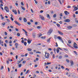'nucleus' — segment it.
<instances>
[{
	"label": "nucleus",
	"instance_id": "obj_58",
	"mask_svg": "<svg viewBox=\"0 0 78 78\" xmlns=\"http://www.w3.org/2000/svg\"><path fill=\"white\" fill-rule=\"evenodd\" d=\"M20 62H21L20 61H18L17 62V64H20Z\"/></svg>",
	"mask_w": 78,
	"mask_h": 78
},
{
	"label": "nucleus",
	"instance_id": "obj_59",
	"mask_svg": "<svg viewBox=\"0 0 78 78\" xmlns=\"http://www.w3.org/2000/svg\"><path fill=\"white\" fill-rule=\"evenodd\" d=\"M24 40H22V41H21V42L22 43V44L24 43Z\"/></svg>",
	"mask_w": 78,
	"mask_h": 78
},
{
	"label": "nucleus",
	"instance_id": "obj_22",
	"mask_svg": "<svg viewBox=\"0 0 78 78\" xmlns=\"http://www.w3.org/2000/svg\"><path fill=\"white\" fill-rule=\"evenodd\" d=\"M21 9H22L23 10V11H25V8L24 7H23L21 6Z\"/></svg>",
	"mask_w": 78,
	"mask_h": 78
},
{
	"label": "nucleus",
	"instance_id": "obj_41",
	"mask_svg": "<svg viewBox=\"0 0 78 78\" xmlns=\"http://www.w3.org/2000/svg\"><path fill=\"white\" fill-rule=\"evenodd\" d=\"M36 53H39V54H41V52L39 51H37L36 52Z\"/></svg>",
	"mask_w": 78,
	"mask_h": 78
},
{
	"label": "nucleus",
	"instance_id": "obj_44",
	"mask_svg": "<svg viewBox=\"0 0 78 78\" xmlns=\"http://www.w3.org/2000/svg\"><path fill=\"white\" fill-rule=\"evenodd\" d=\"M56 16V14H55L54 15H53V17L54 18H55V17Z\"/></svg>",
	"mask_w": 78,
	"mask_h": 78
},
{
	"label": "nucleus",
	"instance_id": "obj_16",
	"mask_svg": "<svg viewBox=\"0 0 78 78\" xmlns=\"http://www.w3.org/2000/svg\"><path fill=\"white\" fill-rule=\"evenodd\" d=\"M23 21L24 22H27V20L26 18L25 17L23 18Z\"/></svg>",
	"mask_w": 78,
	"mask_h": 78
},
{
	"label": "nucleus",
	"instance_id": "obj_10",
	"mask_svg": "<svg viewBox=\"0 0 78 78\" xmlns=\"http://www.w3.org/2000/svg\"><path fill=\"white\" fill-rule=\"evenodd\" d=\"M12 11L13 12H14L15 14H17V11L15 10L12 9Z\"/></svg>",
	"mask_w": 78,
	"mask_h": 78
},
{
	"label": "nucleus",
	"instance_id": "obj_64",
	"mask_svg": "<svg viewBox=\"0 0 78 78\" xmlns=\"http://www.w3.org/2000/svg\"><path fill=\"white\" fill-rule=\"evenodd\" d=\"M15 5H16V6H18V3L17 2H16L15 3Z\"/></svg>",
	"mask_w": 78,
	"mask_h": 78
},
{
	"label": "nucleus",
	"instance_id": "obj_42",
	"mask_svg": "<svg viewBox=\"0 0 78 78\" xmlns=\"http://www.w3.org/2000/svg\"><path fill=\"white\" fill-rule=\"evenodd\" d=\"M3 41H2V40H0V44H3Z\"/></svg>",
	"mask_w": 78,
	"mask_h": 78
},
{
	"label": "nucleus",
	"instance_id": "obj_24",
	"mask_svg": "<svg viewBox=\"0 0 78 78\" xmlns=\"http://www.w3.org/2000/svg\"><path fill=\"white\" fill-rule=\"evenodd\" d=\"M47 17L49 19H50V15H49V14H48L47 15Z\"/></svg>",
	"mask_w": 78,
	"mask_h": 78
},
{
	"label": "nucleus",
	"instance_id": "obj_39",
	"mask_svg": "<svg viewBox=\"0 0 78 78\" xmlns=\"http://www.w3.org/2000/svg\"><path fill=\"white\" fill-rule=\"evenodd\" d=\"M19 67H21V66H22V64H20V65H18Z\"/></svg>",
	"mask_w": 78,
	"mask_h": 78
},
{
	"label": "nucleus",
	"instance_id": "obj_62",
	"mask_svg": "<svg viewBox=\"0 0 78 78\" xmlns=\"http://www.w3.org/2000/svg\"><path fill=\"white\" fill-rule=\"evenodd\" d=\"M36 73H39V72L38 71H36Z\"/></svg>",
	"mask_w": 78,
	"mask_h": 78
},
{
	"label": "nucleus",
	"instance_id": "obj_9",
	"mask_svg": "<svg viewBox=\"0 0 78 78\" xmlns=\"http://www.w3.org/2000/svg\"><path fill=\"white\" fill-rule=\"evenodd\" d=\"M32 36L34 38H35V36H36V33L35 32H34L33 33Z\"/></svg>",
	"mask_w": 78,
	"mask_h": 78
},
{
	"label": "nucleus",
	"instance_id": "obj_25",
	"mask_svg": "<svg viewBox=\"0 0 78 78\" xmlns=\"http://www.w3.org/2000/svg\"><path fill=\"white\" fill-rule=\"evenodd\" d=\"M28 51H31L32 50V49L31 48H28L27 49Z\"/></svg>",
	"mask_w": 78,
	"mask_h": 78
},
{
	"label": "nucleus",
	"instance_id": "obj_56",
	"mask_svg": "<svg viewBox=\"0 0 78 78\" xmlns=\"http://www.w3.org/2000/svg\"><path fill=\"white\" fill-rule=\"evenodd\" d=\"M17 41V40H15V41H13V43H16V41Z\"/></svg>",
	"mask_w": 78,
	"mask_h": 78
},
{
	"label": "nucleus",
	"instance_id": "obj_17",
	"mask_svg": "<svg viewBox=\"0 0 78 78\" xmlns=\"http://www.w3.org/2000/svg\"><path fill=\"white\" fill-rule=\"evenodd\" d=\"M72 28V26H69L67 27V28L68 29H71Z\"/></svg>",
	"mask_w": 78,
	"mask_h": 78
},
{
	"label": "nucleus",
	"instance_id": "obj_45",
	"mask_svg": "<svg viewBox=\"0 0 78 78\" xmlns=\"http://www.w3.org/2000/svg\"><path fill=\"white\" fill-rule=\"evenodd\" d=\"M5 23H2V25L3 26H4L5 25Z\"/></svg>",
	"mask_w": 78,
	"mask_h": 78
},
{
	"label": "nucleus",
	"instance_id": "obj_63",
	"mask_svg": "<svg viewBox=\"0 0 78 78\" xmlns=\"http://www.w3.org/2000/svg\"><path fill=\"white\" fill-rule=\"evenodd\" d=\"M68 8H71V6H70L69 5L67 7Z\"/></svg>",
	"mask_w": 78,
	"mask_h": 78
},
{
	"label": "nucleus",
	"instance_id": "obj_40",
	"mask_svg": "<svg viewBox=\"0 0 78 78\" xmlns=\"http://www.w3.org/2000/svg\"><path fill=\"white\" fill-rule=\"evenodd\" d=\"M17 36H20V33H17Z\"/></svg>",
	"mask_w": 78,
	"mask_h": 78
},
{
	"label": "nucleus",
	"instance_id": "obj_48",
	"mask_svg": "<svg viewBox=\"0 0 78 78\" xmlns=\"http://www.w3.org/2000/svg\"><path fill=\"white\" fill-rule=\"evenodd\" d=\"M74 53L77 55V52H76V51H74Z\"/></svg>",
	"mask_w": 78,
	"mask_h": 78
},
{
	"label": "nucleus",
	"instance_id": "obj_8",
	"mask_svg": "<svg viewBox=\"0 0 78 78\" xmlns=\"http://www.w3.org/2000/svg\"><path fill=\"white\" fill-rule=\"evenodd\" d=\"M22 30H23V31H24V32H25V34H26V36H27V31H26V30H25V29H22Z\"/></svg>",
	"mask_w": 78,
	"mask_h": 78
},
{
	"label": "nucleus",
	"instance_id": "obj_13",
	"mask_svg": "<svg viewBox=\"0 0 78 78\" xmlns=\"http://www.w3.org/2000/svg\"><path fill=\"white\" fill-rule=\"evenodd\" d=\"M64 12L66 15H69V13L67 11H65Z\"/></svg>",
	"mask_w": 78,
	"mask_h": 78
},
{
	"label": "nucleus",
	"instance_id": "obj_34",
	"mask_svg": "<svg viewBox=\"0 0 78 78\" xmlns=\"http://www.w3.org/2000/svg\"><path fill=\"white\" fill-rule=\"evenodd\" d=\"M62 58V56L60 55L59 57V59H61Z\"/></svg>",
	"mask_w": 78,
	"mask_h": 78
},
{
	"label": "nucleus",
	"instance_id": "obj_46",
	"mask_svg": "<svg viewBox=\"0 0 78 78\" xmlns=\"http://www.w3.org/2000/svg\"><path fill=\"white\" fill-rule=\"evenodd\" d=\"M21 4L22 6H23V5H24L23 4V3L22 2H21Z\"/></svg>",
	"mask_w": 78,
	"mask_h": 78
},
{
	"label": "nucleus",
	"instance_id": "obj_5",
	"mask_svg": "<svg viewBox=\"0 0 78 78\" xmlns=\"http://www.w3.org/2000/svg\"><path fill=\"white\" fill-rule=\"evenodd\" d=\"M40 18L42 20H45V18H44V17L42 15H40Z\"/></svg>",
	"mask_w": 78,
	"mask_h": 78
},
{
	"label": "nucleus",
	"instance_id": "obj_36",
	"mask_svg": "<svg viewBox=\"0 0 78 78\" xmlns=\"http://www.w3.org/2000/svg\"><path fill=\"white\" fill-rule=\"evenodd\" d=\"M19 19L20 20H22V17H20Z\"/></svg>",
	"mask_w": 78,
	"mask_h": 78
},
{
	"label": "nucleus",
	"instance_id": "obj_54",
	"mask_svg": "<svg viewBox=\"0 0 78 78\" xmlns=\"http://www.w3.org/2000/svg\"><path fill=\"white\" fill-rule=\"evenodd\" d=\"M68 56H68V55H65V57L66 58H67V57H68Z\"/></svg>",
	"mask_w": 78,
	"mask_h": 78
},
{
	"label": "nucleus",
	"instance_id": "obj_7",
	"mask_svg": "<svg viewBox=\"0 0 78 78\" xmlns=\"http://www.w3.org/2000/svg\"><path fill=\"white\" fill-rule=\"evenodd\" d=\"M64 21L65 22H70V20L69 19H67L65 20Z\"/></svg>",
	"mask_w": 78,
	"mask_h": 78
},
{
	"label": "nucleus",
	"instance_id": "obj_4",
	"mask_svg": "<svg viewBox=\"0 0 78 78\" xmlns=\"http://www.w3.org/2000/svg\"><path fill=\"white\" fill-rule=\"evenodd\" d=\"M73 47L74 48H78V45L75 42H74Z\"/></svg>",
	"mask_w": 78,
	"mask_h": 78
},
{
	"label": "nucleus",
	"instance_id": "obj_33",
	"mask_svg": "<svg viewBox=\"0 0 78 78\" xmlns=\"http://www.w3.org/2000/svg\"><path fill=\"white\" fill-rule=\"evenodd\" d=\"M41 39H44L45 38V37H41Z\"/></svg>",
	"mask_w": 78,
	"mask_h": 78
},
{
	"label": "nucleus",
	"instance_id": "obj_61",
	"mask_svg": "<svg viewBox=\"0 0 78 78\" xmlns=\"http://www.w3.org/2000/svg\"><path fill=\"white\" fill-rule=\"evenodd\" d=\"M61 67L62 69H64V66H61Z\"/></svg>",
	"mask_w": 78,
	"mask_h": 78
},
{
	"label": "nucleus",
	"instance_id": "obj_52",
	"mask_svg": "<svg viewBox=\"0 0 78 78\" xmlns=\"http://www.w3.org/2000/svg\"><path fill=\"white\" fill-rule=\"evenodd\" d=\"M18 12L19 14H20V11L19 10H18Z\"/></svg>",
	"mask_w": 78,
	"mask_h": 78
},
{
	"label": "nucleus",
	"instance_id": "obj_20",
	"mask_svg": "<svg viewBox=\"0 0 78 78\" xmlns=\"http://www.w3.org/2000/svg\"><path fill=\"white\" fill-rule=\"evenodd\" d=\"M78 9L77 7H76L75 8H74V11H76L78 10Z\"/></svg>",
	"mask_w": 78,
	"mask_h": 78
},
{
	"label": "nucleus",
	"instance_id": "obj_43",
	"mask_svg": "<svg viewBox=\"0 0 78 78\" xmlns=\"http://www.w3.org/2000/svg\"><path fill=\"white\" fill-rule=\"evenodd\" d=\"M7 21L8 22H10V20H9L8 19H6Z\"/></svg>",
	"mask_w": 78,
	"mask_h": 78
},
{
	"label": "nucleus",
	"instance_id": "obj_35",
	"mask_svg": "<svg viewBox=\"0 0 78 78\" xmlns=\"http://www.w3.org/2000/svg\"><path fill=\"white\" fill-rule=\"evenodd\" d=\"M27 42L28 44H30L31 43V41H29V40Z\"/></svg>",
	"mask_w": 78,
	"mask_h": 78
},
{
	"label": "nucleus",
	"instance_id": "obj_49",
	"mask_svg": "<svg viewBox=\"0 0 78 78\" xmlns=\"http://www.w3.org/2000/svg\"><path fill=\"white\" fill-rule=\"evenodd\" d=\"M29 54H30V55H33V53L32 52H29Z\"/></svg>",
	"mask_w": 78,
	"mask_h": 78
},
{
	"label": "nucleus",
	"instance_id": "obj_23",
	"mask_svg": "<svg viewBox=\"0 0 78 78\" xmlns=\"http://www.w3.org/2000/svg\"><path fill=\"white\" fill-rule=\"evenodd\" d=\"M41 36H42V34H38V37H40Z\"/></svg>",
	"mask_w": 78,
	"mask_h": 78
},
{
	"label": "nucleus",
	"instance_id": "obj_6",
	"mask_svg": "<svg viewBox=\"0 0 78 78\" xmlns=\"http://www.w3.org/2000/svg\"><path fill=\"white\" fill-rule=\"evenodd\" d=\"M14 22L16 24V25H19V26H20V25H21V24H20V23L16 21H15Z\"/></svg>",
	"mask_w": 78,
	"mask_h": 78
},
{
	"label": "nucleus",
	"instance_id": "obj_32",
	"mask_svg": "<svg viewBox=\"0 0 78 78\" xmlns=\"http://www.w3.org/2000/svg\"><path fill=\"white\" fill-rule=\"evenodd\" d=\"M28 30H29V31H32V30H33V28H28Z\"/></svg>",
	"mask_w": 78,
	"mask_h": 78
},
{
	"label": "nucleus",
	"instance_id": "obj_21",
	"mask_svg": "<svg viewBox=\"0 0 78 78\" xmlns=\"http://www.w3.org/2000/svg\"><path fill=\"white\" fill-rule=\"evenodd\" d=\"M67 45H68V47H71V48H73V47H72V46H71V45H70L69 44H67Z\"/></svg>",
	"mask_w": 78,
	"mask_h": 78
},
{
	"label": "nucleus",
	"instance_id": "obj_38",
	"mask_svg": "<svg viewBox=\"0 0 78 78\" xmlns=\"http://www.w3.org/2000/svg\"><path fill=\"white\" fill-rule=\"evenodd\" d=\"M0 2L3 4H4V3L3 2V0H0Z\"/></svg>",
	"mask_w": 78,
	"mask_h": 78
},
{
	"label": "nucleus",
	"instance_id": "obj_26",
	"mask_svg": "<svg viewBox=\"0 0 78 78\" xmlns=\"http://www.w3.org/2000/svg\"><path fill=\"white\" fill-rule=\"evenodd\" d=\"M0 16L1 17V19L3 20V19H4V17H3V15H1Z\"/></svg>",
	"mask_w": 78,
	"mask_h": 78
},
{
	"label": "nucleus",
	"instance_id": "obj_3",
	"mask_svg": "<svg viewBox=\"0 0 78 78\" xmlns=\"http://www.w3.org/2000/svg\"><path fill=\"white\" fill-rule=\"evenodd\" d=\"M4 9L6 11V12H9V9L7 6L5 7H4Z\"/></svg>",
	"mask_w": 78,
	"mask_h": 78
},
{
	"label": "nucleus",
	"instance_id": "obj_30",
	"mask_svg": "<svg viewBox=\"0 0 78 78\" xmlns=\"http://www.w3.org/2000/svg\"><path fill=\"white\" fill-rule=\"evenodd\" d=\"M27 43L26 42H24V45L25 46H27Z\"/></svg>",
	"mask_w": 78,
	"mask_h": 78
},
{
	"label": "nucleus",
	"instance_id": "obj_15",
	"mask_svg": "<svg viewBox=\"0 0 78 78\" xmlns=\"http://www.w3.org/2000/svg\"><path fill=\"white\" fill-rule=\"evenodd\" d=\"M58 34H61V35H63V33H62L61 32L59 31H58Z\"/></svg>",
	"mask_w": 78,
	"mask_h": 78
},
{
	"label": "nucleus",
	"instance_id": "obj_53",
	"mask_svg": "<svg viewBox=\"0 0 78 78\" xmlns=\"http://www.w3.org/2000/svg\"><path fill=\"white\" fill-rule=\"evenodd\" d=\"M26 61H24L23 62V64H25V63H26Z\"/></svg>",
	"mask_w": 78,
	"mask_h": 78
},
{
	"label": "nucleus",
	"instance_id": "obj_18",
	"mask_svg": "<svg viewBox=\"0 0 78 78\" xmlns=\"http://www.w3.org/2000/svg\"><path fill=\"white\" fill-rule=\"evenodd\" d=\"M57 38L58 39V40H59V41L61 40V39L62 38V37H60V36H58V37H57Z\"/></svg>",
	"mask_w": 78,
	"mask_h": 78
},
{
	"label": "nucleus",
	"instance_id": "obj_47",
	"mask_svg": "<svg viewBox=\"0 0 78 78\" xmlns=\"http://www.w3.org/2000/svg\"><path fill=\"white\" fill-rule=\"evenodd\" d=\"M15 30L16 31H19V29L17 28H15Z\"/></svg>",
	"mask_w": 78,
	"mask_h": 78
},
{
	"label": "nucleus",
	"instance_id": "obj_11",
	"mask_svg": "<svg viewBox=\"0 0 78 78\" xmlns=\"http://www.w3.org/2000/svg\"><path fill=\"white\" fill-rule=\"evenodd\" d=\"M11 16L10 19H11V20H12V21H13V20H14V19H13V16L12 15V14H11Z\"/></svg>",
	"mask_w": 78,
	"mask_h": 78
},
{
	"label": "nucleus",
	"instance_id": "obj_14",
	"mask_svg": "<svg viewBox=\"0 0 78 78\" xmlns=\"http://www.w3.org/2000/svg\"><path fill=\"white\" fill-rule=\"evenodd\" d=\"M15 46H16L15 48H18V47L17 46L19 45V44L17 43H16L15 44Z\"/></svg>",
	"mask_w": 78,
	"mask_h": 78
},
{
	"label": "nucleus",
	"instance_id": "obj_1",
	"mask_svg": "<svg viewBox=\"0 0 78 78\" xmlns=\"http://www.w3.org/2000/svg\"><path fill=\"white\" fill-rule=\"evenodd\" d=\"M49 56H50V54L48 53H47L46 52H45L44 57H45V58L48 59V58H49Z\"/></svg>",
	"mask_w": 78,
	"mask_h": 78
},
{
	"label": "nucleus",
	"instance_id": "obj_50",
	"mask_svg": "<svg viewBox=\"0 0 78 78\" xmlns=\"http://www.w3.org/2000/svg\"><path fill=\"white\" fill-rule=\"evenodd\" d=\"M57 25L58 27H60V25L59 24H57Z\"/></svg>",
	"mask_w": 78,
	"mask_h": 78
},
{
	"label": "nucleus",
	"instance_id": "obj_60",
	"mask_svg": "<svg viewBox=\"0 0 78 78\" xmlns=\"http://www.w3.org/2000/svg\"><path fill=\"white\" fill-rule=\"evenodd\" d=\"M51 64V62H47V65H49V64Z\"/></svg>",
	"mask_w": 78,
	"mask_h": 78
},
{
	"label": "nucleus",
	"instance_id": "obj_2",
	"mask_svg": "<svg viewBox=\"0 0 78 78\" xmlns=\"http://www.w3.org/2000/svg\"><path fill=\"white\" fill-rule=\"evenodd\" d=\"M53 32V29H50L49 30L48 32V35H50L51 34L52 32Z\"/></svg>",
	"mask_w": 78,
	"mask_h": 78
},
{
	"label": "nucleus",
	"instance_id": "obj_28",
	"mask_svg": "<svg viewBox=\"0 0 78 78\" xmlns=\"http://www.w3.org/2000/svg\"><path fill=\"white\" fill-rule=\"evenodd\" d=\"M68 42L69 44H70L72 43V41L70 40H69L68 41Z\"/></svg>",
	"mask_w": 78,
	"mask_h": 78
},
{
	"label": "nucleus",
	"instance_id": "obj_57",
	"mask_svg": "<svg viewBox=\"0 0 78 78\" xmlns=\"http://www.w3.org/2000/svg\"><path fill=\"white\" fill-rule=\"evenodd\" d=\"M0 8H1V9H2V10H4L3 8V7H2V6H0Z\"/></svg>",
	"mask_w": 78,
	"mask_h": 78
},
{
	"label": "nucleus",
	"instance_id": "obj_55",
	"mask_svg": "<svg viewBox=\"0 0 78 78\" xmlns=\"http://www.w3.org/2000/svg\"><path fill=\"white\" fill-rule=\"evenodd\" d=\"M43 12H44V11H43V10H41V11H40V13H42Z\"/></svg>",
	"mask_w": 78,
	"mask_h": 78
},
{
	"label": "nucleus",
	"instance_id": "obj_31",
	"mask_svg": "<svg viewBox=\"0 0 78 78\" xmlns=\"http://www.w3.org/2000/svg\"><path fill=\"white\" fill-rule=\"evenodd\" d=\"M56 51L58 53L59 52V50L58 49H57Z\"/></svg>",
	"mask_w": 78,
	"mask_h": 78
},
{
	"label": "nucleus",
	"instance_id": "obj_29",
	"mask_svg": "<svg viewBox=\"0 0 78 78\" xmlns=\"http://www.w3.org/2000/svg\"><path fill=\"white\" fill-rule=\"evenodd\" d=\"M66 61L68 63H69V62H70V61H69V60H68V59H66Z\"/></svg>",
	"mask_w": 78,
	"mask_h": 78
},
{
	"label": "nucleus",
	"instance_id": "obj_19",
	"mask_svg": "<svg viewBox=\"0 0 78 78\" xmlns=\"http://www.w3.org/2000/svg\"><path fill=\"white\" fill-rule=\"evenodd\" d=\"M70 63L71 64V66H73V61L72 60L70 61Z\"/></svg>",
	"mask_w": 78,
	"mask_h": 78
},
{
	"label": "nucleus",
	"instance_id": "obj_12",
	"mask_svg": "<svg viewBox=\"0 0 78 78\" xmlns=\"http://www.w3.org/2000/svg\"><path fill=\"white\" fill-rule=\"evenodd\" d=\"M51 38H49L47 40V42H48V43H50V39H51Z\"/></svg>",
	"mask_w": 78,
	"mask_h": 78
},
{
	"label": "nucleus",
	"instance_id": "obj_27",
	"mask_svg": "<svg viewBox=\"0 0 78 78\" xmlns=\"http://www.w3.org/2000/svg\"><path fill=\"white\" fill-rule=\"evenodd\" d=\"M61 42H62V43H64V41L62 40V39H60V40Z\"/></svg>",
	"mask_w": 78,
	"mask_h": 78
},
{
	"label": "nucleus",
	"instance_id": "obj_51",
	"mask_svg": "<svg viewBox=\"0 0 78 78\" xmlns=\"http://www.w3.org/2000/svg\"><path fill=\"white\" fill-rule=\"evenodd\" d=\"M54 39H57V36L56 35H54Z\"/></svg>",
	"mask_w": 78,
	"mask_h": 78
},
{
	"label": "nucleus",
	"instance_id": "obj_37",
	"mask_svg": "<svg viewBox=\"0 0 78 78\" xmlns=\"http://www.w3.org/2000/svg\"><path fill=\"white\" fill-rule=\"evenodd\" d=\"M29 71H30V70H27L26 72V74H27V73H29Z\"/></svg>",
	"mask_w": 78,
	"mask_h": 78
}]
</instances>
